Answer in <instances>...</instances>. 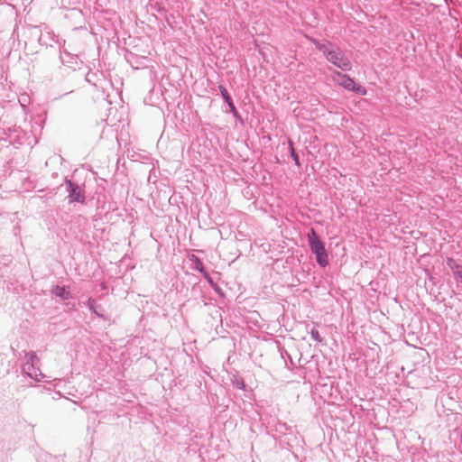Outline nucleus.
Here are the masks:
<instances>
[{"label": "nucleus", "instance_id": "obj_15", "mask_svg": "<svg viewBox=\"0 0 462 462\" xmlns=\"http://www.w3.org/2000/svg\"><path fill=\"white\" fill-rule=\"evenodd\" d=\"M236 385H237V387H238L239 389H244V388H245V383H244V381H241L240 383H236Z\"/></svg>", "mask_w": 462, "mask_h": 462}, {"label": "nucleus", "instance_id": "obj_2", "mask_svg": "<svg viewBox=\"0 0 462 462\" xmlns=\"http://www.w3.org/2000/svg\"><path fill=\"white\" fill-rule=\"evenodd\" d=\"M308 241L311 252L316 255L317 263L321 267H326L328 263V254L324 243L320 240L314 228H311L308 233Z\"/></svg>", "mask_w": 462, "mask_h": 462}, {"label": "nucleus", "instance_id": "obj_6", "mask_svg": "<svg viewBox=\"0 0 462 462\" xmlns=\"http://www.w3.org/2000/svg\"><path fill=\"white\" fill-rule=\"evenodd\" d=\"M52 293L62 300H69L71 298L70 292L64 286H55L52 289Z\"/></svg>", "mask_w": 462, "mask_h": 462}, {"label": "nucleus", "instance_id": "obj_10", "mask_svg": "<svg viewBox=\"0 0 462 462\" xmlns=\"http://www.w3.org/2000/svg\"><path fill=\"white\" fill-rule=\"evenodd\" d=\"M318 326L319 325L317 323H314V327L310 329V334L311 338L314 341H316L318 343H321L323 338L321 337V336L317 328Z\"/></svg>", "mask_w": 462, "mask_h": 462}, {"label": "nucleus", "instance_id": "obj_11", "mask_svg": "<svg viewBox=\"0 0 462 462\" xmlns=\"http://www.w3.org/2000/svg\"><path fill=\"white\" fill-rule=\"evenodd\" d=\"M86 306L89 309V310H90L92 313L96 314V315H97V317H99V318H103V316H102L100 313H98V312L97 311V310H96V301H95V300H93V299L89 298V299L87 300V302H86Z\"/></svg>", "mask_w": 462, "mask_h": 462}, {"label": "nucleus", "instance_id": "obj_7", "mask_svg": "<svg viewBox=\"0 0 462 462\" xmlns=\"http://www.w3.org/2000/svg\"><path fill=\"white\" fill-rule=\"evenodd\" d=\"M219 90H220V93H221V96L223 97V98L225 99V101L228 104V106L230 107V110L234 113V114H236L237 111L236 109V106L233 103V100L231 98V97L229 96L226 88L222 86V85H219L218 87Z\"/></svg>", "mask_w": 462, "mask_h": 462}, {"label": "nucleus", "instance_id": "obj_9", "mask_svg": "<svg viewBox=\"0 0 462 462\" xmlns=\"http://www.w3.org/2000/svg\"><path fill=\"white\" fill-rule=\"evenodd\" d=\"M447 265L453 272L454 274L455 272H462L461 270H459L460 268H462V266L455 259L451 257H448L447 259Z\"/></svg>", "mask_w": 462, "mask_h": 462}, {"label": "nucleus", "instance_id": "obj_1", "mask_svg": "<svg viewBox=\"0 0 462 462\" xmlns=\"http://www.w3.org/2000/svg\"><path fill=\"white\" fill-rule=\"evenodd\" d=\"M310 42L323 53L327 60L343 71H349L352 68L351 61L346 53L336 44L328 41L319 42L314 38Z\"/></svg>", "mask_w": 462, "mask_h": 462}, {"label": "nucleus", "instance_id": "obj_5", "mask_svg": "<svg viewBox=\"0 0 462 462\" xmlns=\"http://www.w3.org/2000/svg\"><path fill=\"white\" fill-rule=\"evenodd\" d=\"M65 181L68 186L67 191L69 193V202H84L85 196L83 194L81 188L78 185H75L70 180L66 179Z\"/></svg>", "mask_w": 462, "mask_h": 462}, {"label": "nucleus", "instance_id": "obj_8", "mask_svg": "<svg viewBox=\"0 0 462 462\" xmlns=\"http://www.w3.org/2000/svg\"><path fill=\"white\" fill-rule=\"evenodd\" d=\"M190 261L193 263V268L199 271L201 274L206 271L202 261L198 256L192 254Z\"/></svg>", "mask_w": 462, "mask_h": 462}, {"label": "nucleus", "instance_id": "obj_12", "mask_svg": "<svg viewBox=\"0 0 462 462\" xmlns=\"http://www.w3.org/2000/svg\"><path fill=\"white\" fill-rule=\"evenodd\" d=\"M202 275L217 291H219V288L217 287V283L213 282L212 278L207 271H205Z\"/></svg>", "mask_w": 462, "mask_h": 462}, {"label": "nucleus", "instance_id": "obj_4", "mask_svg": "<svg viewBox=\"0 0 462 462\" xmlns=\"http://www.w3.org/2000/svg\"><path fill=\"white\" fill-rule=\"evenodd\" d=\"M333 80L347 90L354 91L360 95H365L366 90L362 86H356L353 79L348 75L343 74L339 71H334L332 74Z\"/></svg>", "mask_w": 462, "mask_h": 462}, {"label": "nucleus", "instance_id": "obj_14", "mask_svg": "<svg viewBox=\"0 0 462 462\" xmlns=\"http://www.w3.org/2000/svg\"><path fill=\"white\" fill-rule=\"evenodd\" d=\"M455 277L458 279L462 282V271L461 272H455Z\"/></svg>", "mask_w": 462, "mask_h": 462}, {"label": "nucleus", "instance_id": "obj_13", "mask_svg": "<svg viewBox=\"0 0 462 462\" xmlns=\"http://www.w3.org/2000/svg\"><path fill=\"white\" fill-rule=\"evenodd\" d=\"M290 150H291V155L295 162V163L299 166L300 165V160L298 154L295 152V150L292 146V143L290 142Z\"/></svg>", "mask_w": 462, "mask_h": 462}, {"label": "nucleus", "instance_id": "obj_3", "mask_svg": "<svg viewBox=\"0 0 462 462\" xmlns=\"http://www.w3.org/2000/svg\"><path fill=\"white\" fill-rule=\"evenodd\" d=\"M24 357L26 359L25 363L23 365V371L30 378L40 382L44 378V374L42 373L40 369L41 361L37 356L35 352L24 351Z\"/></svg>", "mask_w": 462, "mask_h": 462}]
</instances>
